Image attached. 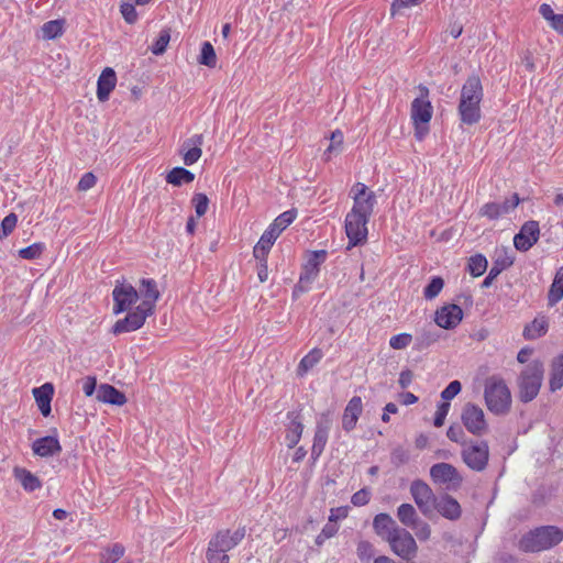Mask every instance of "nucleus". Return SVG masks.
Segmentation results:
<instances>
[{"instance_id": "17", "label": "nucleus", "mask_w": 563, "mask_h": 563, "mask_svg": "<svg viewBox=\"0 0 563 563\" xmlns=\"http://www.w3.org/2000/svg\"><path fill=\"white\" fill-rule=\"evenodd\" d=\"M540 228L537 221L526 222L519 233L514 238L515 247L518 251L526 252L530 250L539 240Z\"/></svg>"}, {"instance_id": "24", "label": "nucleus", "mask_w": 563, "mask_h": 563, "mask_svg": "<svg viewBox=\"0 0 563 563\" xmlns=\"http://www.w3.org/2000/svg\"><path fill=\"white\" fill-rule=\"evenodd\" d=\"M117 76L112 68L107 67L102 70L97 82L98 100L103 102L109 99L111 91L115 88Z\"/></svg>"}, {"instance_id": "2", "label": "nucleus", "mask_w": 563, "mask_h": 563, "mask_svg": "<svg viewBox=\"0 0 563 563\" xmlns=\"http://www.w3.org/2000/svg\"><path fill=\"white\" fill-rule=\"evenodd\" d=\"M483 99V86L478 76H470L461 90L459 114L461 121L472 125L481 119V101Z\"/></svg>"}, {"instance_id": "31", "label": "nucleus", "mask_w": 563, "mask_h": 563, "mask_svg": "<svg viewBox=\"0 0 563 563\" xmlns=\"http://www.w3.org/2000/svg\"><path fill=\"white\" fill-rule=\"evenodd\" d=\"M549 386L553 393L563 387V353L552 361Z\"/></svg>"}, {"instance_id": "3", "label": "nucleus", "mask_w": 563, "mask_h": 563, "mask_svg": "<svg viewBox=\"0 0 563 563\" xmlns=\"http://www.w3.org/2000/svg\"><path fill=\"white\" fill-rule=\"evenodd\" d=\"M246 533L245 528H239L235 531L229 529L219 530L211 537L206 559L208 563H229L230 558L228 552L234 549L244 539Z\"/></svg>"}, {"instance_id": "45", "label": "nucleus", "mask_w": 563, "mask_h": 563, "mask_svg": "<svg viewBox=\"0 0 563 563\" xmlns=\"http://www.w3.org/2000/svg\"><path fill=\"white\" fill-rule=\"evenodd\" d=\"M199 63L208 66L214 67L217 63V56L213 46L209 42H205L201 47V53L199 57Z\"/></svg>"}, {"instance_id": "10", "label": "nucleus", "mask_w": 563, "mask_h": 563, "mask_svg": "<svg viewBox=\"0 0 563 563\" xmlns=\"http://www.w3.org/2000/svg\"><path fill=\"white\" fill-rule=\"evenodd\" d=\"M351 194L353 198V207L350 212L371 218L376 203L375 194L362 183H356L352 187Z\"/></svg>"}, {"instance_id": "19", "label": "nucleus", "mask_w": 563, "mask_h": 563, "mask_svg": "<svg viewBox=\"0 0 563 563\" xmlns=\"http://www.w3.org/2000/svg\"><path fill=\"white\" fill-rule=\"evenodd\" d=\"M462 319L463 310L454 303L443 306L435 312V323L446 330L457 327Z\"/></svg>"}, {"instance_id": "55", "label": "nucleus", "mask_w": 563, "mask_h": 563, "mask_svg": "<svg viewBox=\"0 0 563 563\" xmlns=\"http://www.w3.org/2000/svg\"><path fill=\"white\" fill-rule=\"evenodd\" d=\"M450 407H451L450 402H446V401H442L441 404L438 405L434 420H433V424L437 428H440L444 424V420L449 413Z\"/></svg>"}, {"instance_id": "50", "label": "nucleus", "mask_w": 563, "mask_h": 563, "mask_svg": "<svg viewBox=\"0 0 563 563\" xmlns=\"http://www.w3.org/2000/svg\"><path fill=\"white\" fill-rule=\"evenodd\" d=\"M18 217L15 213H9L1 222L0 240L7 238L15 228Z\"/></svg>"}, {"instance_id": "22", "label": "nucleus", "mask_w": 563, "mask_h": 563, "mask_svg": "<svg viewBox=\"0 0 563 563\" xmlns=\"http://www.w3.org/2000/svg\"><path fill=\"white\" fill-rule=\"evenodd\" d=\"M450 520H456L461 517V506L456 499L448 494L437 497L433 510Z\"/></svg>"}, {"instance_id": "9", "label": "nucleus", "mask_w": 563, "mask_h": 563, "mask_svg": "<svg viewBox=\"0 0 563 563\" xmlns=\"http://www.w3.org/2000/svg\"><path fill=\"white\" fill-rule=\"evenodd\" d=\"M393 552L402 560H410L417 554V543L412 534L406 529H394L387 537Z\"/></svg>"}, {"instance_id": "51", "label": "nucleus", "mask_w": 563, "mask_h": 563, "mask_svg": "<svg viewBox=\"0 0 563 563\" xmlns=\"http://www.w3.org/2000/svg\"><path fill=\"white\" fill-rule=\"evenodd\" d=\"M412 341V335L409 333H400L394 335L389 340V345L394 350H402L406 349Z\"/></svg>"}, {"instance_id": "12", "label": "nucleus", "mask_w": 563, "mask_h": 563, "mask_svg": "<svg viewBox=\"0 0 563 563\" xmlns=\"http://www.w3.org/2000/svg\"><path fill=\"white\" fill-rule=\"evenodd\" d=\"M113 313L119 314L129 310L139 299V291L125 280H117L112 290Z\"/></svg>"}, {"instance_id": "40", "label": "nucleus", "mask_w": 563, "mask_h": 563, "mask_svg": "<svg viewBox=\"0 0 563 563\" xmlns=\"http://www.w3.org/2000/svg\"><path fill=\"white\" fill-rule=\"evenodd\" d=\"M487 268V260L482 254L471 256L468 260V271L474 277L482 276Z\"/></svg>"}, {"instance_id": "29", "label": "nucleus", "mask_w": 563, "mask_h": 563, "mask_svg": "<svg viewBox=\"0 0 563 563\" xmlns=\"http://www.w3.org/2000/svg\"><path fill=\"white\" fill-rule=\"evenodd\" d=\"M97 398L102 402L117 406H122L126 402L124 394L108 384L100 385L97 391Z\"/></svg>"}, {"instance_id": "8", "label": "nucleus", "mask_w": 563, "mask_h": 563, "mask_svg": "<svg viewBox=\"0 0 563 563\" xmlns=\"http://www.w3.org/2000/svg\"><path fill=\"white\" fill-rule=\"evenodd\" d=\"M327 258V251H313L310 253L309 258L303 265L302 272L299 277L298 284L295 286L294 296H299L302 292L308 291L312 282L317 278L320 265Z\"/></svg>"}, {"instance_id": "61", "label": "nucleus", "mask_w": 563, "mask_h": 563, "mask_svg": "<svg viewBox=\"0 0 563 563\" xmlns=\"http://www.w3.org/2000/svg\"><path fill=\"white\" fill-rule=\"evenodd\" d=\"M446 435L453 442L461 443L462 445L465 443L463 441L464 432L461 427L451 426L446 431Z\"/></svg>"}, {"instance_id": "34", "label": "nucleus", "mask_w": 563, "mask_h": 563, "mask_svg": "<svg viewBox=\"0 0 563 563\" xmlns=\"http://www.w3.org/2000/svg\"><path fill=\"white\" fill-rule=\"evenodd\" d=\"M15 478L20 482L22 487L27 492H34L42 486L41 481L25 468L16 467L14 470Z\"/></svg>"}, {"instance_id": "28", "label": "nucleus", "mask_w": 563, "mask_h": 563, "mask_svg": "<svg viewBox=\"0 0 563 563\" xmlns=\"http://www.w3.org/2000/svg\"><path fill=\"white\" fill-rule=\"evenodd\" d=\"M278 236H279V234H277V230L268 227V229L264 231L260 241L254 246V250H253L254 257L255 258L267 257V254H268L271 247L273 246L274 242L276 241V239Z\"/></svg>"}, {"instance_id": "18", "label": "nucleus", "mask_w": 563, "mask_h": 563, "mask_svg": "<svg viewBox=\"0 0 563 563\" xmlns=\"http://www.w3.org/2000/svg\"><path fill=\"white\" fill-rule=\"evenodd\" d=\"M202 134H195L183 142L179 153L183 155V162L186 166H191L199 161L202 155Z\"/></svg>"}, {"instance_id": "62", "label": "nucleus", "mask_w": 563, "mask_h": 563, "mask_svg": "<svg viewBox=\"0 0 563 563\" xmlns=\"http://www.w3.org/2000/svg\"><path fill=\"white\" fill-rule=\"evenodd\" d=\"M256 260L258 261L257 277L261 283H264L268 278L267 261H266V257L256 258Z\"/></svg>"}, {"instance_id": "38", "label": "nucleus", "mask_w": 563, "mask_h": 563, "mask_svg": "<svg viewBox=\"0 0 563 563\" xmlns=\"http://www.w3.org/2000/svg\"><path fill=\"white\" fill-rule=\"evenodd\" d=\"M323 353L320 349H312L306 356H303L298 365L297 374L303 376L322 358Z\"/></svg>"}, {"instance_id": "46", "label": "nucleus", "mask_w": 563, "mask_h": 563, "mask_svg": "<svg viewBox=\"0 0 563 563\" xmlns=\"http://www.w3.org/2000/svg\"><path fill=\"white\" fill-rule=\"evenodd\" d=\"M170 41L169 29H164L159 32L158 38L152 45L151 51L154 55H162Z\"/></svg>"}, {"instance_id": "58", "label": "nucleus", "mask_w": 563, "mask_h": 563, "mask_svg": "<svg viewBox=\"0 0 563 563\" xmlns=\"http://www.w3.org/2000/svg\"><path fill=\"white\" fill-rule=\"evenodd\" d=\"M332 419L329 413H322L317 421L316 432L329 435Z\"/></svg>"}, {"instance_id": "52", "label": "nucleus", "mask_w": 563, "mask_h": 563, "mask_svg": "<svg viewBox=\"0 0 563 563\" xmlns=\"http://www.w3.org/2000/svg\"><path fill=\"white\" fill-rule=\"evenodd\" d=\"M192 203L195 206V211L198 217H202L206 214L209 206V199L205 194H196L192 198Z\"/></svg>"}, {"instance_id": "37", "label": "nucleus", "mask_w": 563, "mask_h": 563, "mask_svg": "<svg viewBox=\"0 0 563 563\" xmlns=\"http://www.w3.org/2000/svg\"><path fill=\"white\" fill-rule=\"evenodd\" d=\"M397 518L406 527H415V523L420 519L416 508L411 504H401L397 508Z\"/></svg>"}, {"instance_id": "56", "label": "nucleus", "mask_w": 563, "mask_h": 563, "mask_svg": "<svg viewBox=\"0 0 563 563\" xmlns=\"http://www.w3.org/2000/svg\"><path fill=\"white\" fill-rule=\"evenodd\" d=\"M360 560H371L374 555V547L368 541H360L356 549Z\"/></svg>"}, {"instance_id": "25", "label": "nucleus", "mask_w": 563, "mask_h": 563, "mask_svg": "<svg viewBox=\"0 0 563 563\" xmlns=\"http://www.w3.org/2000/svg\"><path fill=\"white\" fill-rule=\"evenodd\" d=\"M32 450L38 456L48 457L58 454L62 451V446L57 438L46 435L35 440L32 444Z\"/></svg>"}, {"instance_id": "35", "label": "nucleus", "mask_w": 563, "mask_h": 563, "mask_svg": "<svg viewBox=\"0 0 563 563\" xmlns=\"http://www.w3.org/2000/svg\"><path fill=\"white\" fill-rule=\"evenodd\" d=\"M195 179V175L184 168V167H174L168 174L166 175V181L174 186H181L184 184H190Z\"/></svg>"}, {"instance_id": "11", "label": "nucleus", "mask_w": 563, "mask_h": 563, "mask_svg": "<svg viewBox=\"0 0 563 563\" xmlns=\"http://www.w3.org/2000/svg\"><path fill=\"white\" fill-rule=\"evenodd\" d=\"M461 420L466 430L474 435H483L487 432L488 424L483 409L472 402L465 404L462 409Z\"/></svg>"}, {"instance_id": "36", "label": "nucleus", "mask_w": 563, "mask_h": 563, "mask_svg": "<svg viewBox=\"0 0 563 563\" xmlns=\"http://www.w3.org/2000/svg\"><path fill=\"white\" fill-rule=\"evenodd\" d=\"M373 527L377 534L383 536L386 533L387 537L390 536L394 529H399L388 514L376 515L373 521Z\"/></svg>"}, {"instance_id": "16", "label": "nucleus", "mask_w": 563, "mask_h": 563, "mask_svg": "<svg viewBox=\"0 0 563 563\" xmlns=\"http://www.w3.org/2000/svg\"><path fill=\"white\" fill-rule=\"evenodd\" d=\"M152 311H147L142 306H137L133 311L129 312L123 319L118 320L112 332L114 334H121L126 332L136 331L143 327L147 317L152 316Z\"/></svg>"}, {"instance_id": "42", "label": "nucleus", "mask_w": 563, "mask_h": 563, "mask_svg": "<svg viewBox=\"0 0 563 563\" xmlns=\"http://www.w3.org/2000/svg\"><path fill=\"white\" fill-rule=\"evenodd\" d=\"M43 37L53 40L63 34V22L60 20H52L42 26Z\"/></svg>"}, {"instance_id": "4", "label": "nucleus", "mask_w": 563, "mask_h": 563, "mask_svg": "<svg viewBox=\"0 0 563 563\" xmlns=\"http://www.w3.org/2000/svg\"><path fill=\"white\" fill-rule=\"evenodd\" d=\"M543 378V362L540 360L529 362L517 377L519 400L525 404L532 401L539 395Z\"/></svg>"}, {"instance_id": "49", "label": "nucleus", "mask_w": 563, "mask_h": 563, "mask_svg": "<svg viewBox=\"0 0 563 563\" xmlns=\"http://www.w3.org/2000/svg\"><path fill=\"white\" fill-rule=\"evenodd\" d=\"M328 441V435L319 432H314L313 444L311 448V459L317 461L322 454L324 446Z\"/></svg>"}, {"instance_id": "41", "label": "nucleus", "mask_w": 563, "mask_h": 563, "mask_svg": "<svg viewBox=\"0 0 563 563\" xmlns=\"http://www.w3.org/2000/svg\"><path fill=\"white\" fill-rule=\"evenodd\" d=\"M297 212L295 210H288L279 214L269 228L277 230V234H280L292 221L296 219Z\"/></svg>"}, {"instance_id": "21", "label": "nucleus", "mask_w": 563, "mask_h": 563, "mask_svg": "<svg viewBox=\"0 0 563 563\" xmlns=\"http://www.w3.org/2000/svg\"><path fill=\"white\" fill-rule=\"evenodd\" d=\"M137 291L139 297L143 298V301L140 303V306L154 313L155 302L159 299L161 296L156 282L151 278H143L140 282Z\"/></svg>"}, {"instance_id": "48", "label": "nucleus", "mask_w": 563, "mask_h": 563, "mask_svg": "<svg viewBox=\"0 0 563 563\" xmlns=\"http://www.w3.org/2000/svg\"><path fill=\"white\" fill-rule=\"evenodd\" d=\"M44 249L43 243H34L27 247L21 249L19 256L23 260H36L42 255Z\"/></svg>"}, {"instance_id": "1", "label": "nucleus", "mask_w": 563, "mask_h": 563, "mask_svg": "<svg viewBox=\"0 0 563 563\" xmlns=\"http://www.w3.org/2000/svg\"><path fill=\"white\" fill-rule=\"evenodd\" d=\"M563 541V529L558 526H540L525 533L518 548L525 553L550 550Z\"/></svg>"}, {"instance_id": "15", "label": "nucleus", "mask_w": 563, "mask_h": 563, "mask_svg": "<svg viewBox=\"0 0 563 563\" xmlns=\"http://www.w3.org/2000/svg\"><path fill=\"white\" fill-rule=\"evenodd\" d=\"M430 476L435 484H443L448 489L457 488L463 482L456 467L444 462L432 465Z\"/></svg>"}, {"instance_id": "5", "label": "nucleus", "mask_w": 563, "mask_h": 563, "mask_svg": "<svg viewBox=\"0 0 563 563\" xmlns=\"http://www.w3.org/2000/svg\"><path fill=\"white\" fill-rule=\"evenodd\" d=\"M484 398L492 413L503 416L510 411L511 393L503 378L492 376L486 379Z\"/></svg>"}, {"instance_id": "27", "label": "nucleus", "mask_w": 563, "mask_h": 563, "mask_svg": "<svg viewBox=\"0 0 563 563\" xmlns=\"http://www.w3.org/2000/svg\"><path fill=\"white\" fill-rule=\"evenodd\" d=\"M440 339V334L434 325L429 324L420 329L415 339V349L418 351H422L438 342Z\"/></svg>"}, {"instance_id": "53", "label": "nucleus", "mask_w": 563, "mask_h": 563, "mask_svg": "<svg viewBox=\"0 0 563 563\" xmlns=\"http://www.w3.org/2000/svg\"><path fill=\"white\" fill-rule=\"evenodd\" d=\"M462 389V385L459 380H452L442 391L441 398L443 401L449 402L453 399Z\"/></svg>"}, {"instance_id": "43", "label": "nucleus", "mask_w": 563, "mask_h": 563, "mask_svg": "<svg viewBox=\"0 0 563 563\" xmlns=\"http://www.w3.org/2000/svg\"><path fill=\"white\" fill-rule=\"evenodd\" d=\"M123 554L124 547L122 544L115 543L101 553V563H115L123 556Z\"/></svg>"}, {"instance_id": "54", "label": "nucleus", "mask_w": 563, "mask_h": 563, "mask_svg": "<svg viewBox=\"0 0 563 563\" xmlns=\"http://www.w3.org/2000/svg\"><path fill=\"white\" fill-rule=\"evenodd\" d=\"M410 529H412L417 536V538L421 541H426L430 538L431 536V528L430 526L419 519L416 523H415V527H411Z\"/></svg>"}, {"instance_id": "13", "label": "nucleus", "mask_w": 563, "mask_h": 563, "mask_svg": "<svg viewBox=\"0 0 563 563\" xmlns=\"http://www.w3.org/2000/svg\"><path fill=\"white\" fill-rule=\"evenodd\" d=\"M369 218L349 212L345 217V233L349 238L347 250L362 244L367 238L366 224Z\"/></svg>"}, {"instance_id": "23", "label": "nucleus", "mask_w": 563, "mask_h": 563, "mask_svg": "<svg viewBox=\"0 0 563 563\" xmlns=\"http://www.w3.org/2000/svg\"><path fill=\"white\" fill-rule=\"evenodd\" d=\"M363 411L362 398L358 396H354L347 402L343 417H342V428L350 432L353 430L357 423V420Z\"/></svg>"}, {"instance_id": "59", "label": "nucleus", "mask_w": 563, "mask_h": 563, "mask_svg": "<svg viewBox=\"0 0 563 563\" xmlns=\"http://www.w3.org/2000/svg\"><path fill=\"white\" fill-rule=\"evenodd\" d=\"M343 143V134L341 131L336 130L332 132L331 134V143L328 146L327 151L324 152V155L327 156V159H330V154L335 151L341 144Z\"/></svg>"}, {"instance_id": "32", "label": "nucleus", "mask_w": 563, "mask_h": 563, "mask_svg": "<svg viewBox=\"0 0 563 563\" xmlns=\"http://www.w3.org/2000/svg\"><path fill=\"white\" fill-rule=\"evenodd\" d=\"M563 298V266H561L553 278L548 292V305L555 306Z\"/></svg>"}, {"instance_id": "63", "label": "nucleus", "mask_w": 563, "mask_h": 563, "mask_svg": "<svg viewBox=\"0 0 563 563\" xmlns=\"http://www.w3.org/2000/svg\"><path fill=\"white\" fill-rule=\"evenodd\" d=\"M97 380L95 377L88 376L86 377L82 384V391L86 396H91L96 390Z\"/></svg>"}, {"instance_id": "64", "label": "nucleus", "mask_w": 563, "mask_h": 563, "mask_svg": "<svg viewBox=\"0 0 563 563\" xmlns=\"http://www.w3.org/2000/svg\"><path fill=\"white\" fill-rule=\"evenodd\" d=\"M413 375L409 369L402 371L399 375L398 383L401 388H407L412 382Z\"/></svg>"}, {"instance_id": "20", "label": "nucleus", "mask_w": 563, "mask_h": 563, "mask_svg": "<svg viewBox=\"0 0 563 563\" xmlns=\"http://www.w3.org/2000/svg\"><path fill=\"white\" fill-rule=\"evenodd\" d=\"M519 197L517 194L512 195L510 199L505 200L504 202H488L485 203L481 210L479 214L486 217L490 220H496L511 210H514L519 205Z\"/></svg>"}, {"instance_id": "39", "label": "nucleus", "mask_w": 563, "mask_h": 563, "mask_svg": "<svg viewBox=\"0 0 563 563\" xmlns=\"http://www.w3.org/2000/svg\"><path fill=\"white\" fill-rule=\"evenodd\" d=\"M512 264H514V257L511 255H509V253L506 249L497 250L495 253V257H494V262H493L490 272H494L497 269L496 276H499V274L503 271L510 267Z\"/></svg>"}, {"instance_id": "47", "label": "nucleus", "mask_w": 563, "mask_h": 563, "mask_svg": "<svg viewBox=\"0 0 563 563\" xmlns=\"http://www.w3.org/2000/svg\"><path fill=\"white\" fill-rule=\"evenodd\" d=\"M120 12L126 23L133 24L137 20V13L135 10V3L132 0H123L120 5Z\"/></svg>"}, {"instance_id": "33", "label": "nucleus", "mask_w": 563, "mask_h": 563, "mask_svg": "<svg viewBox=\"0 0 563 563\" xmlns=\"http://www.w3.org/2000/svg\"><path fill=\"white\" fill-rule=\"evenodd\" d=\"M548 320L545 317L536 318L530 324L523 330V336L528 340H536L544 335L548 331Z\"/></svg>"}, {"instance_id": "60", "label": "nucleus", "mask_w": 563, "mask_h": 563, "mask_svg": "<svg viewBox=\"0 0 563 563\" xmlns=\"http://www.w3.org/2000/svg\"><path fill=\"white\" fill-rule=\"evenodd\" d=\"M97 178L92 173H86L82 175L78 183V190L87 191L96 185Z\"/></svg>"}, {"instance_id": "14", "label": "nucleus", "mask_w": 563, "mask_h": 563, "mask_svg": "<svg viewBox=\"0 0 563 563\" xmlns=\"http://www.w3.org/2000/svg\"><path fill=\"white\" fill-rule=\"evenodd\" d=\"M410 494L424 516H429L433 511L437 496L426 482L421 479L413 481L410 485Z\"/></svg>"}, {"instance_id": "57", "label": "nucleus", "mask_w": 563, "mask_h": 563, "mask_svg": "<svg viewBox=\"0 0 563 563\" xmlns=\"http://www.w3.org/2000/svg\"><path fill=\"white\" fill-rule=\"evenodd\" d=\"M369 498H371V492L367 488H362L352 495L351 503L354 506L360 507V506H364V505L368 504Z\"/></svg>"}, {"instance_id": "30", "label": "nucleus", "mask_w": 563, "mask_h": 563, "mask_svg": "<svg viewBox=\"0 0 563 563\" xmlns=\"http://www.w3.org/2000/svg\"><path fill=\"white\" fill-rule=\"evenodd\" d=\"M287 417L290 421L287 427L286 443L287 446L291 449L299 442L303 431V426L301 421L298 420V415L295 412H288Z\"/></svg>"}, {"instance_id": "6", "label": "nucleus", "mask_w": 563, "mask_h": 563, "mask_svg": "<svg viewBox=\"0 0 563 563\" xmlns=\"http://www.w3.org/2000/svg\"><path fill=\"white\" fill-rule=\"evenodd\" d=\"M420 97L411 102L410 118L415 126V136L421 141L429 132L428 124L432 118L433 108L429 100V89L424 86L419 87Z\"/></svg>"}, {"instance_id": "7", "label": "nucleus", "mask_w": 563, "mask_h": 563, "mask_svg": "<svg viewBox=\"0 0 563 563\" xmlns=\"http://www.w3.org/2000/svg\"><path fill=\"white\" fill-rule=\"evenodd\" d=\"M461 457L468 468L474 472L486 470L489 461V446L486 441H470L463 443Z\"/></svg>"}, {"instance_id": "26", "label": "nucleus", "mask_w": 563, "mask_h": 563, "mask_svg": "<svg viewBox=\"0 0 563 563\" xmlns=\"http://www.w3.org/2000/svg\"><path fill=\"white\" fill-rule=\"evenodd\" d=\"M54 388L51 383H46L41 387H36L33 389V395L38 406L41 413L44 417L49 416L51 413V401L53 398Z\"/></svg>"}, {"instance_id": "44", "label": "nucleus", "mask_w": 563, "mask_h": 563, "mask_svg": "<svg viewBox=\"0 0 563 563\" xmlns=\"http://www.w3.org/2000/svg\"><path fill=\"white\" fill-rule=\"evenodd\" d=\"M444 286V280L439 277L434 276L430 280V283L424 287L423 289V296L427 300L434 299L442 290Z\"/></svg>"}]
</instances>
